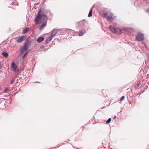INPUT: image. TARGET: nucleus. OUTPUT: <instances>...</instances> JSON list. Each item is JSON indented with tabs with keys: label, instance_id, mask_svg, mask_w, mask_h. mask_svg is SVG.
I'll return each instance as SVG.
<instances>
[{
	"label": "nucleus",
	"instance_id": "obj_10",
	"mask_svg": "<svg viewBox=\"0 0 149 149\" xmlns=\"http://www.w3.org/2000/svg\"><path fill=\"white\" fill-rule=\"evenodd\" d=\"M52 37H51V36H50L49 38H47L45 41V44H47L49 42H50L52 40Z\"/></svg>",
	"mask_w": 149,
	"mask_h": 149
},
{
	"label": "nucleus",
	"instance_id": "obj_8",
	"mask_svg": "<svg viewBox=\"0 0 149 149\" xmlns=\"http://www.w3.org/2000/svg\"><path fill=\"white\" fill-rule=\"evenodd\" d=\"M113 15L112 14H110V15L108 16L107 20L108 22H111L113 21L112 17Z\"/></svg>",
	"mask_w": 149,
	"mask_h": 149
},
{
	"label": "nucleus",
	"instance_id": "obj_23",
	"mask_svg": "<svg viewBox=\"0 0 149 149\" xmlns=\"http://www.w3.org/2000/svg\"><path fill=\"white\" fill-rule=\"evenodd\" d=\"M14 82V80L13 79L11 81V84H13Z\"/></svg>",
	"mask_w": 149,
	"mask_h": 149
},
{
	"label": "nucleus",
	"instance_id": "obj_19",
	"mask_svg": "<svg viewBox=\"0 0 149 149\" xmlns=\"http://www.w3.org/2000/svg\"><path fill=\"white\" fill-rule=\"evenodd\" d=\"M111 120V118H110L108 119L106 123L107 124H108L109 123Z\"/></svg>",
	"mask_w": 149,
	"mask_h": 149
},
{
	"label": "nucleus",
	"instance_id": "obj_28",
	"mask_svg": "<svg viewBox=\"0 0 149 149\" xmlns=\"http://www.w3.org/2000/svg\"><path fill=\"white\" fill-rule=\"evenodd\" d=\"M44 47V46H41V47H40V48H41V49H42Z\"/></svg>",
	"mask_w": 149,
	"mask_h": 149
},
{
	"label": "nucleus",
	"instance_id": "obj_30",
	"mask_svg": "<svg viewBox=\"0 0 149 149\" xmlns=\"http://www.w3.org/2000/svg\"><path fill=\"white\" fill-rule=\"evenodd\" d=\"M116 116H115L114 117V118H116Z\"/></svg>",
	"mask_w": 149,
	"mask_h": 149
},
{
	"label": "nucleus",
	"instance_id": "obj_21",
	"mask_svg": "<svg viewBox=\"0 0 149 149\" xmlns=\"http://www.w3.org/2000/svg\"><path fill=\"white\" fill-rule=\"evenodd\" d=\"M125 96H122L121 98H120V101L121 102L122 101H123L124 100V99H125Z\"/></svg>",
	"mask_w": 149,
	"mask_h": 149
},
{
	"label": "nucleus",
	"instance_id": "obj_9",
	"mask_svg": "<svg viewBox=\"0 0 149 149\" xmlns=\"http://www.w3.org/2000/svg\"><path fill=\"white\" fill-rule=\"evenodd\" d=\"M121 33V30L119 29H116L115 33L117 35H119Z\"/></svg>",
	"mask_w": 149,
	"mask_h": 149
},
{
	"label": "nucleus",
	"instance_id": "obj_27",
	"mask_svg": "<svg viewBox=\"0 0 149 149\" xmlns=\"http://www.w3.org/2000/svg\"><path fill=\"white\" fill-rule=\"evenodd\" d=\"M149 58V57H148V59L147 61H146V62H145V63H146V62H148V59Z\"/></svg>",
	"mask_w": 149,
	"mask_h": 149
},
{
	"label": "nucleus",
	"instance_id": "obj_14",
	"mask_svg": "<svg viewBox=\"0 0 149 149\" xmlns=\"http://www.w3.org/2000/svg\"><path fill=\"white\" fill-rule=\"evenodd\" d=\"M93 7H94V6H93L92 8H91V9H90V11H89L88 15V17H91V16H92V9H93Z\"/></svg>",
	"mask_w": 149,
	"mask_h": 149
},
{
	"label": "nucleus",
	"instance_id": "obj_12",
	"mask_svg": "<svg viewBox=\"0 0 149 149\" xmlns=\"http://www.w3.org/2000/svg\"><path fill=\"white\" fill-rule=\"evenodd\" d=\"M111 31L113 33H115L116 29L115 27H113L111 26H110L109 27Z\"/></svg>",
	"mask_w": 149,
	"mask_h": 149
},
{
	"label": "nucleus",
	"instance_id": "obj_29",
	"mask_svg": "<svg viewBox=\"0 0 149 149\" xmlns=\"http://www.w3.org/2000/svg\"><path fill=\"white\" fill-rule=\"evenodd\" d=\"M83 22V21H81L80 22V23H82Z\"/></svg>",
	"mask_w": 149,
	"mask_h": 149
},
{
	"label": "nucleus",
	"instance_id": "obj_22",
	"mask_svg": "<svg viewBox=\"0 0 149 149\" xmlns=\"http://www.w3.org/2000/svg\"><path fill=\"white\" fill-rule=\"evenodd\" d=\"M140 85V83H138L137 84V86H136L135 87V88L136 89H138V87L139 86V85Z\"/></svg>",
	"mask_w": 149,
	"mask_h": 149
},
{
	"label": "nucleus",
	"instance_id": "obj_6",
	"mask_svg": "<svg viewBox=\"0 0 149 149\" xmlns=\"http://www.w3.org/2000/svg\"><path fill=\"white\" fill-rule=\"evenodd\" d=\"M51 32L52 33L50 36L51 37H53V36L56 35L57 32V30L56 29H53Z\"/></svg>",
	"mask_w": 149,
	"mask_h": 149
},
{
	"label": "nucleus",
	"instance_id": "obj_13",
	"mask_svg": "<svg viewBox=\"0 0 149 149\" xmlns=\"http://www.w3.org/2000/svg\"><path fill=\"white\" fill-rule=\"evenodd\" d=\"M29 29L28 27H26L25 29H24L22 31L23 33H25L27 32L29 30Z\"/></svg>",
	"mask_w": 149,
	"mask_h": 149
},
{
	"label": "nucleus",
	"instance_id": "obj_3",
	"mask_svg": "<svg viewBox=\"0 0 149 149\" xmlns=\"http://www.w3.org/2000/svg\"><path fill=\"white\" fill-rule=\"evenodd\" d=\"M144 39L143 35L140 33H138L136 36V40L138 41H142Z\"/></svg>",
	"mask_w": 149,
	"mask_h": 149
},
{
	"label": "nucleus",
	"instance_id": "obj_2",
	"mask_svg": "<svg viewBox=\"0 0 149 149\" xmlns=\"http://www.w3.org/2000/svg\"><path fill=\"white\" fill-rule=\"evenodd\" d=\"M30 42L27 40L24 44V46L22 47L21 50V56H22V55H23L24 52L28 50L30 45Z\"/></svg>",
	"mask_w": 149,
	"mask_h": 149
},
{
	"label": "nucleus",
	"instance_id": "obj_16",
	"mask_svg": "<svg viewBox=\"0 0 149 149\" xmlns=\"http://www.w3.org/2000/svg\"><path fill=\"white\" fill-rule=\"evenodd\" d=\"M2 55L4 56V57H5L6 58H7L8 56V54L5 52H3L2 54Z\"/></svg>",
	"mask_w": 149,
	"mask_h": 149
},
{
	"label": "nucleus",
	"instance_id": "obj_11",
	"mask_svg": "<svg viewBox=\"0 0 149 149\" xmlns=\"http://www.w3.org/2000/svg\"><path fill=\"white\" fill-rule=\"evenodd\" d=\"M44 40V38L41 37L39 38L37 40V41H38L39 43L41 42Z\"/></svg>",
	"mask_w": 149,
	"mask_h": 149
},
{
	"label": "nucleus",
	"instance_id": "obj_18",
	"mask_svg": "<svg viewBox=\"0 0 149 149\" xmlns=\"http://www.w3.org/2000/svg\"><path fill=\"white\" fill-rule=\"evenodd\" d=\"M28 54V52H26L24 54L23 53V55H22V56H21L23 58H24L25 56L27 55Z\"/></svg>",
	"mask_w": 149,
	"mask_h": 149
},
{
	"label": "nucleus",
	"instance_id": "obj_25",
	"mask_svg": "<svg viewBox=\"0 0 149 149\" xmlns=\"http://www.w3.org/2000/svg\"><path fill=\"white\" fill-rule=\"evenodd\" d=\"M68 30H69V31H71V32H74V31H73V30H71V29H68Z\"/></svg>",
	"mask_w": 149,
	"mask_h": 149
},
{
	"label": "nucleus",
	"instance_id": "obj_20",
	"mask_svg": "<svg viewBox=\"0 0 149 149\" xmlns=\"http://www.w3.org/2000/svg\"><path fill=\"white\" fill-rule=\"evenodd\" d=\"M107 13H104L103 14V17L104 18H105L107 16Z\"/></svg>",
	"mask_w": 149,
	"mask_h": 149
},
{
	"label": "nucleus",
	"instance_id": "obj_17",
	"mask_svg": "<svg viewBox=\"0 0 149 149\" xmlns=\"http://www.w3.org/2000/svg\"><path fill=\"white\" fill-rule=\"evenodd\" d=\"M9 89L8 88H6L4 90V93H8L9 92Z\"/></svg>",
	"mask_w": 149,
	"mask_h": 149
},
{
	"label": "nucleus",
	"instance_id": "obj_7",
	"mask_svg": "<svg viewBox=\"0 0 149 149\" xmlns=\"http://www.w3.org/2000/svg\"><path fill=\"white\" fill-rule=\"evenodd\" d=\"M47 25V22H45L43 23L39 28L40 30H42Z\"/></svg>",
	"mask_w": 149,
	"mask_h": 149
},
{
	"label": "nucleus",
	"instance_id": "obj_5",
	"mask_svg": "<svg viewBox=\"0 0 149 149\" xmlns=\"http://www.w3.org/2000/svg\"><path fill=\"white\" fill-rule=\"evenodd\" d=\"M11 68L13 71L14 72H15L17 66L14 62L12 63L11 64Z\"/></svg>",
	"mask_w": 149,
	"mask_h": 149
},
{
	"label": "nucleus",
	"instance_id": "obj_15",
	"mask_svg": "<svg viewBox=\"0 0 149 149\" xmlns=\"http://www.w3.org/2000/svg\"><path fill=\"white\" fill-rule=\"evenodd\" d=\"M85 31L84 30H83L82 31H80L79 33V36H83L85 33Z\"/></svg>",
	"mask_w": 149,
	"mask_h": 149
},
{
	"label": "nucleus",
	"instance_id": "obj_24",
	"mask_svg": "<svg viewBox=\"0 0 149 149\" xmlns=\"http://www.w3.org/2000/svg\"><path fill=\"white\" fill-rule=\"evenodd\" d=\"M2 66L1 65V62H0V69H2Z\"/></svg>",
	"mask_w": 149,
	"mask_h": 149
},
{
	"label": "nucleus",
	"instance_id": "obj_1",
	"mask_svg": "<svg viewBox=\"0 0 149 149\" xmlns=\"http://www.w3.org/2000/svg\"><path fill=\"white\" fill-rule=\"evenodd\" d=\"M46 19V15L43 13L41 10H40L38 12V15L35 19L36 23V24L40 23Z\"/></svg>",
	"mask_w": 149,
	"mask_h": 149
},
{
	"label": "nucleus",
	"instance_id": "obj_26",
	"mask_svg": "<svg viewBox=\"0 0 149 149\" xmlns=\"http://www.w3.org/2000/svg\"><path fill=\"white\" fill-rule=\"evenodd\" d=\"M146 12L147 13H148L149 12V9H148L146 10Z\"/></svg>",
	"mask_w": 149,
	"mask_h": 149
},
{
	"label": "nucleus",
	"instance_id": "obj_4",
	"mask_svg": "<svg viewBox=\"0 0 149 149\" xmlns=\"http://www.w3.org/2000/svg\"><path fill=\"white\" fill-rule=\"evenodd\" d=\"M24 36H21L18 38H16V39L17 42L18 43H21L24 40Z\"/></svg>",
	"mask_w": 149,
	"mask_h": 149
}]
</instances>
